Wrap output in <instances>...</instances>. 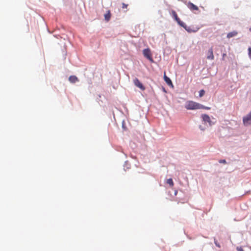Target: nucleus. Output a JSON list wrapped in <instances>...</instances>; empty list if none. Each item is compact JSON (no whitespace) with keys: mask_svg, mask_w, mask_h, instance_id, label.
Segmentation results:
<instances>
[{"mask_svg":"<svg viewBox=\"0 0 251 251\" xmlns=\"http://www.w3.org/2000/svg\"><path fill=\"white\" fill-rule=\"evenodd\" d=\"M250 31H251V27L250 28Z\"/></svg>","mask_w":251,"mask_h":251,"instance_id":"5701e85b","label":"nucleus"},{"mask_svg":"<svg viewBox=\"0 0 251 251\" xmlns=\"http://www.w3.org/2000/svg\"><path fill=\"white\" fill-rule=\"evenodd\" d=\"M180 26L183 27L188 32H196L200 29L198 26H187L183 22Z\"/></svg>","mask_w":251,"mask_h":251,"instance_id":"f03ea898","label":"nucleus"},{"mask_svg":"<svg viewBox=\"0 0 251 251\" xmlns=\"http://www.w3.org/2000/svg\"><path fill=\"white\" fill-rule=\"evenodd\" d=\"M134 85L137 87L139 88L140 89L142 90H144L145 89V87L143 86L142 83L140 81V80L137 78H135L134 80Z\"/></svg>","mask_w":251,"mask_h":251,"instance_id":"39448f33","label":"nucleus"},{"mask_svg":"<svg viewBox=\"0 0 251 251\" xmlns=\"http://www.w3.org/2000/svg\"><path fill=\"white\" fill-rule=\"evenodd\" d=\"M219 163H224V164H225L226 163V160H225V159H223V160H219Z\"/></svg>","mask_w":251,"mask_h":251,"instance_id":"6ab92c4d","label":"nucleus"},{"mask_svg":"<svg viewBox=\"0 0 251 251\" xmlns=\"http://www.w3.org/2000/svg\"><path fill=\"white\" fill-rule=\"evenodd\" d=\"M110 18H111V13H110V10H108L107 11L106 13H105L104 14V19L106 22H108L110 20Z\"/></svg>","mask_w":251,"mask_h":251,"instance_id":"f8f14e48","label":"nucleus"},{"mask_svg":"<svg viewBox=\"0 0 251 251\" xmlns=\"http://www.w3.org/2000/svg\"><path fill=\"white\" fill-rule=\"evenodd\" d=\"M172 15L173 18L175 19V20L176 21V22L179 25L182 24L183 22H182L180 20V19L178 17L175 11H172Z\"/></svg>","mask_w":251,"mask_h":251,"instance_id":"423d86ee","label":"nucleus"},{"mask_svg":"<svg viewBox=\"0 0 251 251\" xmlns=\"http://www.w3.org/2000/svg\"><path fill=\"white\" fill-rule=\"evenodd\" d=\"M202 107H203L202 108H201V109H207V110H209L210 109V107H206V106H204L203 105H202Z\"/></svg>","mask_w":251,"mask_h":251,"instance_id":"aec40b11","label":"nucleus"},{"mask_svg":"<svg viewBox=\"0 0 251 251\" xmlns=\"http://www.w3.org/2000/svg\"><path fill=\"white\" fill-rule=\"evenodd\" d=\"M205 94V91L204 90H201L199 92V96L200 97H202Z\"/></svg>","mask_w":251,"mask_h":251,"instance_id":"2eb2a0df","label":"nucleus"},{"mask_svg":"<svg viewBox=\"0 0 251 251\" xmlns=\"http://www.w3.org/2000/svg\"><path fill=\"white\" fill-rule=\"evenodd\" d=\"M243 124L245 126H249L251 124V111L243 118Z\"/></svg>","mask_w":251,"mask_h":251,"instance_id":"7ed1b4c3","label":"nucleus"},{"mask_svg":"<svg viewBox=\"0 0 251 251\" xmlns=\"http://www.w3.org/2000/svg\"><path fill=\"white\" fill-rule=\"evenodd\" d=\"M187 6L191 11H194L199 10L198 7L191 2H188L187 4Z\"/></svg>","mask_w":251,"mask_h":251,"instance_id":"0eeeda50","label":"nucleus"},{"mask_svg":"<svg viewBox=\"0 0 251 251\" xmlns=\"http://www.w3.org/2000/svg\"><path fill=\"white\" fill-rule=\"evenodd\" d=\"M238 251H244V250L241 248V249H238Z\"/></svg>","mask_w":251,"mask_h":251,"instance_id":"4be33fe9","label":"nucleus"},{"mask_svg":"<svg viewBox=\"0 0 251 251\" xmlns=\"http://www.w3.org/2000/svg\"><path fill=\"white\" fill-rule=\"evenodd\" d=\"M238 32L236 31H233L228 33L227 35V38H230L232 37L235 36L237 35Z\"/></svg>","mask_w":251,"mask_h":251,"instance_id":"ddd939ff","label":"nucleus"},{"mask_svg":"<svg viewBox=\"0 0 251 251\" xmlns=\"http://www.w3.org/2000/svg\"><path fill=\"white\" fill-rule=\"evenodd\" d=\"M143 53L144 56L148 59L150 61H152V58L151 57V53L150 49H144L143 51Z\"/></svg>","mask_w":251,"mask_h":251,"instance_id":"20e7f679","label":"nucleus"},{"mask_svg":"<svg viewBox=\"0 0 251 251\" xmlns=\"http://www.w3.org/2000/svg\"><path fill=\"white\" fill-rule=\"evenodd\" d=\"M69 80L70 81V82L73 83L78 82L79 81L78 78L75 75H71L69 78Z\"/></svg>","mask_w":251,"mask_h":251,"instance_id":"9b49d317","label":"nucleus"},{"mask_svg":"<svg viewBox=\"0 0 251 251\" xmlns=\"http://www.w3.org/2000/svg\"><path fill=\"white\" fill-rule=\"evenodd\" d=\"M248 50H249V55L250 56V57L251 58V48H249L248 49Z\"/></svg>","mask_w":251,"mask_h":251,"instance_id":"a211bd4d","label":"nucleus"},{"mask_svg":"<svg viewBox=\"0 0 251 251\" xmlns=\"http://www.w3.org/2000/svg\"><path fill=\"white\" fill-rule=\"evenodd\" d=\"M201 117L202 118L203 121H204L205 123H208L209 125H211L212 122L210 120L209 116L208 115L206 114H202L201 115Z\"/></svg>","mask_w":251,"mask_h":251,"instance_id":"6e6552de","label":"nucleus"},{"mask_svg":"<svg viewBox=\"0 0 251 251\" xmlns=\"http://www.w3.org/2000/svg\"><path fill=\"white\" fill-rule=\"evenodd\" d=\"M164 81L166 82V83L169 86H173L171 80L166 75L165 72L164 73Z\"/></svg>","mask_w":251,"mask_h":251,"instance_id":"9d476101","label":"nucleus"},{"mask_svg":"<svg viewBox=\"0 0 251 251\" xmlns=\"http://www.w3.org/2000/svg\"><path fill=\"white\" fill-rule=\"evenodd\" d=\"M185 107L187 110H196L200 109L201 108L203 107H202V104L200 103L194 101L189 100L186 102Z\"/></svg>","mask_w":251,"mask_h":251,"instance_id":"f257e3e1","label":"nucleus"},{"mask_svg":"<svg viewBox=\"0 0 251 251\" xmlns=\"http://www.w3.org/2000/svg\"><path fill=\"white\" fill-rule=\"evenodd\" d=\"M226 56V54L224 53V54H223V59H224V57H225Z\"/></svg>","mask_w":251,"mask_h":251,"instance_id":"412c9836","label":"nucleus"},{"mask_svg":"<svg viewBox=\"0 0 251 251\" xmlns=\"http://www.w3.org/2000/svg\"><path fill=\"white\" fill-rule=\"evenodd\" d=\"M214 243L217 247H218V248H220V244L218 243L217 241H216V240H214Z\"/></svg>","mask_w":251,"mask_h":251,"instance_id":"f3484780","label":"nucleus"},{"mask_svg":"<svg viewBox=\"0 0 251 251\" xmlns=\"http://www.w3.org/2000/svg\"><path fill=\"white\" fill-rule=\"evenodd\" d=\"M207 58L209 60H213L214 58L213 49L212 48L209 49V50L207 51Z\"/></svg>","mask_w":251,"mask_h":251,"instance_id":"1a4fd4ad","label":"nucleus"},{"mask_svg":"<svg viewBox=\"0 0 251 251\" xmlns=\"http://www.w3.org/2000/svg\"><path fill=\"white\" fill-rule=\"evenodd\" d=\"M167 183L171 186H174V182L172 178L168 179L167 180Z\"/></svg>","mask_w":251,"mask_h":251,"instance_id":"4468645a","label":"nucleus"},{"mask_svg":"<svg viewBox=\"0 0 251 251\" xmlns=\"http://www.w3.org/2000/svg\"><path fill=\"white\" fill-rule=\"evenodd\" d=\"M127 6H128V4H126L125 3H122V8L123 9H126L127 8Z\"/></svg>","mask_w":251,"mask_h":251,"instance_id":"dca6fc26","label":"nucleus"}]
</instances>
